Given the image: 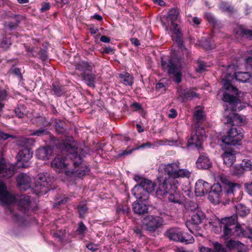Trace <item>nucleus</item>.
Wrapping results in <instances>:
<instances>
[{
  "label": "nucleus",
  "instance_id": "1",
  "mask_svg": "<svg viewBox=\"0 0 252 252\" xmlns=\"http://www.w3.org/2000/svg\"><path fill=\"white\" fill-rule=\"evenodd\" d=\"M57 148L60 149L63 155H58L51 163L52 167L57 171L60 172L62 169L72 163L74 167L72 173L78 177H82L89 171V168L83 166V158L88 154V148L83 149L77 146V143L73 137H66L65 140L59 141L56 144Z\"/></svg>",
  "mask_w": 252,
  "mask_h": 252
},
{
  "label": "nucleus",
  "instance_id": "2",
  "mask_svg": "<svg viewBox=\"0 0 252 252\" xmlns=\"http://www.w3.org/2000/svg\"><path fill=\"white\" fill-rule=\"evenodd\" d=\"M0 201L4 204H16L19 209L25 212L30 208L31 198L26 194L14 196L7 189L5 184L0 181Z\"/></svg>",
  "mask_w": 252,
  "mask_h": 252
},
{
  "label": "nucleus",
  "instance_id": "3",
  "mask_svg": "<svg viewBox=\"0 0 252 252\" xmlns=\"http://www.w3.org/2000/svg\"><path fill=\"white\" fill-rule=\"evenodd\" d=\"M157 180L156 195L161 200H165L172 189H177L179 182L171 177H158Z\"/></svg>",
  "mask_w": 252,
  "mask_h": 252
},
{
  "label": "nucleus",
  "instance_id": "4",
  "mask_svg": "<svg viewBox=\"0 0 252 252\" xmlns=\"http://www.w3.org/2000/svg\"><path fill=\"white\" fill-rule=\"evenodd\" d=\"M195 127V131L191 133L187 146L189 148L191 146H194L200 152L203 150L202 143L206 139L205 131L203 127L198 126L197 124Z\"/></svg>",
  "mask_w": 252,
  "mask_h": 252
},
{
  "label": "nucleus",
  "instance_id": "5",
  "mask_svg": "<svg viewBox=\"0 0 252 252\" xmlns=\"http://www.w3.org/2000/svg\"><path fill=\"white\" fill-rule=\"evenodd\" d=\"M161 65L162 69L167 71L168 74L171 76L170 77L173 78V81L176 83H180L182 81V73L181 71L176 67L173 60L170 59L161 58Z\"/></svg>",
  "mask_w": 252,
  "mask_h": 252
},
{
  "label": "nucleus",
  "instance_id": "6",
  "mask_svg": "<svg viewBox=\"0 0 252 252\" xmlns=\"http://www.w3.org/2000/svg\"><path fill=\"white\" fill-rule=\"evenodd\" d=\"M142 227L149 232H155L163 224V220L160 217L153 215L146 216L141 221Z\"/></svg>",
  "mask_w": 252,
  "mask_h": 252
},
{
  "label": "nucleus",
  "instance_id": "7",
  "mask_svg": "<svg viewBox=\"0 0 252 252\" xmlns=\"http://www.w3.org/2000/svg\"><path fill=\"white\" fill-rule=\"evenodd\" d=\"M243 137V133L235 127H232L228 131L227 135L221 138V141L226 145L235 146L239 145Z\"/></svg>",
  "mask_w": 252,
  "mask_h": 252
},
{
  "label": "nucleus",
  "instance_id": "8",
  "mask_svg": "<svg viewBox=\"0 0 252 252\" xmlns=\"http://www.w3.org/2000/svg\"><path fill=\"white\" fill-rule=\"evenodd\" d=\"M237 215H233L230 217L221 219L220 222L218 220V222L221 223V227L223 228V235L225 239H228L232 234V229L237 223Z\"/></svg>",
  "mask_w": 252,
  "mask_h": 252
},
{
  "label": "nucleus",
  "instance_id": "9",
  "mask_svg": "<svg viewBox=\"0 0 252 252\" xmlns=\"http://www.w3.org/2000/svg\"><path fill=\"white\" fill-rule=\"evenodd\" d=\"M52 179L47 172L39 173L37 176L36 188L37 191L43 193L47 191V189L51 185Z\"/></svg>",
  "mask_w": 252,
  "mask_h": 252
},
{
  "label": "nucleus",
  "instance_id": "10",
  "mask_svg": "<svg viewBox=\"0 0 252 252\" xmlns=\"http://www.w3.org/2000/svg\"><path fill=\"white\" fill-rule=\"evenodd\" d=\"M32 156V152L27 148H25L20 150L17 156L18 162L19 164L21 163L19 166L22 167H27L29 166L28 162Z\"/></svg>",
  "mask_w": 252,
  "mask_h": 252
},
{
  "label": "nucleus",
  "instance_id": "11",
  "mask_svg": "<svg viewBox=\"0 0 252 252\" xmlns=\"http://www.w3.org/2000/svg\"><path fill=\"white\" fill-rule=\"evenodd\" d=\"M134 179L138 183L136 186H140L142 188L141 190L148 192H151L154 190L155 185L151 180L142 178L139 175H135Z\"/></svg>",
  "mask_w": 252,
  "mask_h": 252
},
{
  "label": "nucleus",
  "instance_id": "12",
  "mask_svg": "<svg viewBox=\"0 0 252 252\" xmlns=\"http://www.w3.org/2000/svg\"><path fill=\"white\" fill-rule=\"evenodd\" d=\"M205 218V215L201 211H197L192 215L191 220H188L186 222V226L189 231L193 233L194 232L192 228H193L194 227H196L197 225L200 224Z\"/></svg>",
  "mask_w": 252,
  "mask_h": 252
},
{
  "label": "nucleus",
  "instance_id": "13",
  "mask_svg": "<svg viewBox=\"0 0 252 252\" xmlns=\"http://www.w3.org/2000/svg\"><path fill=\"white\" fill-rule=\"evenodd\" d=\"M211 188V185L207 182L202 180H198L195 186L194 192L196 196H202L205 193H208Z\"/></svg>",
  "mask_w": 252,
  "mask_h": 252
},
{
  "label": "nucleus",
  "instance_id": "14",
  "mask_svg": "<svg viewBox=\"0 0 252 252\" xmlns=\"http://www.w3.org/2000/svg\"><path fill=\"white\" fill-rule=\"evenodd\" d=\"M15 172L14 165L0 162V176L6 178L12 177Z\"/></svg>",
  "mask_w": 252,
  "mask_h": 252
},
{
  "label": "nucleus",
  "instance_id": "15",
  "mask_svg": "<svg viewBox=\"0 0 252 252\" xmlns=\"http://www.w3.org/2000/svg\"><path fill=\"white\" fill-rule=\"evenodd\" d=\"M17 185L21 190H26L31 187V177L26 174L21 173L17 178Z\"/></svg>",
  "mask_w": 252,
  "mask_h": 252
},
{
  "label": "nucleus",
  "instance_id": "16",
  "mask_svg": "<svg viewBox=\"0 0 252 252\" xmlns=\"http://www.w3.org/2000/svg\"><path fill=\"white\" fill-rule=\"evenodd\" d=\"M196 165L199 169H208L212 167V162L207 155L203 154L198 157Z\"/></svg>",
  "mask_w": 252,
  "mask_h": 252
},
{
  "label": "nucleus",
  "instance_id": "17",
  "mask_svg": "<svg viewBox=\"0 0 252 252\" xmlns=\"http://www.w3.org/2000/svg\"><path fill=\"white\" fill-rule=\"evenodd\" d=\"M179 98L183 101L191 100L194 97H198V94L196 93L193 89L188 88L181 90L179 92Z\"/></svg>",
  "mask_w": 252,
  "mask_h": 252
},
{
  "label": "nucleus",
  "instance_id": "18",
  "mask_svg": "<svg viewBox=\"0 0 252 252\" xmlns=\"http://www.w3.org/2000/svg\"><path fill=\"white\" fill-rule=\"evenodd\" d=\"M141 189L142 188L140 186H135L132 189V193L140 202H146L149 198V193L150 192Z\"/></svg>",
  "mask_w": 252,
  "mask_h": 252
},
{
  "label": "nucleus",
  "instance_id": "19",
  "mask_svg": "<svg viewBox=\"0 0 252 252\" xmlns=\"http://www.w3.org/2000/svg\"><path fill=\"white\" fill-rule=\"evenodd\" d=\"M236 152L230 150L226 151L222 155L224 164L227 166H231L236 160Z\"/></svg>",
  "mask_w": 252,
  "mask_h": 252
},
{
  "label": "nucleus",
  "instance_id": "20",
  "mask_svg": "<svg viewBox=\"0 0 252 252\" xmlns=\"http://www.w3.org/2000/svg\"><path fill=\"white\" fill-rule=\"evenodd\" d=\"M180 163L178 161L168 163L164 165L163 169L165 172L168 175V177H171L174 178L176 172L179 167Z\"/></svg>",
  "mask_w": 252,
  "mask_h": 252
},
{
  "label": "nucleus",
  "instance_id": "21",
  "mask_svg": "<svg viewBox=\"0 0 252 252\" xmlns=\"http://www.w3.org/2000/svg\"><path fill=\"white\" fill-rule=\"evenodd\" d=\"M222 100L223 101L228 102L231 105V109L233 111L237 110L236 106L239 101V99L237 97L224 93L223 94Z\"/></svg>",
  "mask_w": 252,
  "mask_h": 252
},
{
  "label": "nucleus",
  "instance_id": "22",
  "mask_svg": "<svg viewBox=\"0 0 252 252\" xmlns=\"http://www.w3.org/2000/svg\"><path fill=\"white\" fill-rule=\"evenodd\" d=\"M132 210L134 213L141 215L148 212V206L143 202L135 201L132 204Z\"/></svg>",
  "mask_w": 252,
  "mask_h": 252
},
{
  "label": "nucleus",
  "instance_id": "23",
  "mask_svg": "<svg viewBox=\"0 0 252 252\" xmlns=\"http://www.w3.org/2000/svg\"><path fill=\"white\" fill-rule=\"evenodd\" d=\"M167 198L168 201L173 203L182 204L183 202L182 195L177 191V189H172L168 194Z\"/></svg>",
  "mask_w": 252,
  "mask_h": 252
},
{
  "label": "nucleus",
  "instance_id": "24",
  "mask_svg": "<svg viewBox=\"0 0 252 252\" xmlns=\"http://www.w3.org/2000/svg\"><path fill=\"white\" fill-rule=\"evenodd\" d=\"M51 150L48 147L39 148L36 152V156L38 159L46 160L49 159L51 155Z\"/></svg>",
  "mask_w": 252,
  "mask_h": 252
},
{
  "label": "nucleus",
  "instance_id": "25",
  "mask_svg": "<svg viewBox=\"0 0 252 252\" xmlns=\"http://www.w3.org/2000/svg\"><path fill=\"white\" fill-rule=\"evenodd\" d=\"M94 67V65L92 63L82 61L76 65V69L84 73H86L87 71L92 72Z\"/></svg>",
  "mask_w": 252,
  "mask_h": 252
},
{
  "label": "nucleus",
  "instance_id": "26",
  "mask_svg": "<svg viewBox=\"0 0 252 252\" xmlns=\"http://www.w3.org/2000/svg\"><path fill=\"white\" fill-rule=\"evenodd\" d=\"M182 231L177 228H171L168 229L165 232V235L169 239L177 242H179L181 240L180 236Z\"/></svg>",
  "mask_w": 252,
  "mask_h": 252
},
{
  "label": "nucleus",
  "instance_id": "27",
  "mask_svg": "<svg viewBox=\"0 0 252 252\" xmlns=\"http://www.w3.org/2000/svg\"><path fill=\"white\" fill-rule=\"evenodd\" d=\"M235 33L238 37L248 38L252 39V30L243 28L242 26L239 27L235 30Z\"/></svg>",
  "mask_w": 252,
  "mask_h": 252
},
{
  "label": "nucleus",
  "instance_id": "28",
  "mask_svg": "<svg viewBox=\"0 0 252 252\" xmlns=\"http://www.w3.org/2000/svg\"><path fill=\"white\" fill-rule=\"evenodd\" d=\"M194 117L196 121L195 126L197 124L198 126H200L199 123L200 122H203L205 118L204 112L200 106H198L195 108V110L194 112Z\"/></svg>",
  "mask_w": 252,
  "mask_h": 252
},
{
  "label": "nucleus",
  "instance_id": "29",
  "mask_svg": "<svg viewBox=\"0 0 252 252\" xmlns=\"http://www.w3.org/2000/svg\"><path fill=\"white\" fill-rule=\"evenodd\" d=\"M179 15V12L177 9H172L169 11L168 13V16L167 19L172 26H176L177 27V24L175 23V22L177 20Z\"/></svg>",
  "mask_w": 252,
  "mask_h": 252
},
{
  "label": "nucleus",
  "instance_id": "30",
  "mask_svg": "<svg viewBox=\"0 0 252 252\" xmlns=\"http://www.w3.org/2000/svg\"><path fill=\"white\" fill-rule=\"evenodd\" d=\"M83 81L88 86L94 87L95 76L90 73H83L82 74Z\"/></svg>",
  "mask_w": 252,
  "mask_h": 252
},
{
  "label": "nucleus",
  "instance_id": "31",
  "mask_svg": "<svg viewBox=\"0 0 252 252\" xmlns=\"http://www.w3.org/2000/svg\"><path fill=\"white\" fill-rule=\"evenodd\" d=\"M120 82L126 86H131L133 83L132 77L127 72L120 74Z\"/></svg>",
  "mask_w": 252,
  "mask_h": 252
},
{
  "label": "nucleus",
  "instance_id": "32",
  "mask_svg": "<svg viewBox=\"0 0 252 252\" xmlns=\"http://www.w3.org/2000/svg\"><path fill=\"white\" fill-rule=\"evenodd\" d=\"M239 189V187L238 185L236 184L229 183L226 187L225 188V191L224 193L225 195H227L228 196L230 197V198H232V196L234 193V191L235 190L236 188Z\"/></svg>",
  "mask_w": 252,
  "mask_h": 252
},
{
  "label": "nucleus",
  "instance_id": "33",
  "mask_svg": "<svg viewBox=\"0 0 252 252\" xmlns=\"http://www.w3.org/2000/svg\"><path fill=\"white\" fill-rule=\"evenodd\" d=\"M251 77V75L248 72H239L235 73V78L242 82H247Z\"/></svg>",
  "mask_w": 252,
  "mask_h": 252
},
{
  "label": "nucleus",
  "instance_id": "34",
  "mask_svg": "<svg viewBox=\"0 0 252 252\" xmlns=\"http://www.w3.org/2000/svg\"><path fill=\"white\" fill-rule=\"evenodd\" d=\"M222 82L223 83V87L225 90L229 92H233L236 94H238V89L235 87L231 85L230 81L227 79H223Z\"/></svg>",
  "mask_w": 252,
  "mask_h": 252
},
{
  "label": "nucleus",
  "instance_id": "35",
  "mask_svg": "<svg viewBox=\"0 0 252 252\" xmlns=\"http://www.w3.org/2000/svg\"><path fill=\"white\" fill-rule=\"evenodd\" d=\"M237 213L241 217H245L250 213V210L242 204L236 206Z\"/></svg>",
  "mask_w": 252,
  "mask_h": 252
},
{
  "label": "nucleus",
  "instance_id": "36",
  "mask_svg": "<svg viewBox=\"0 0 252 252\" xmlns=\"http://www.w3.org/2000/svg\"><path fill=\"white\" fill-rule=\"evenodd\" d=\"M8 73L16 76L20 81H22L23 79L21 69L16 65H12L8 70Z\"/></svg>",
  "mask_w": 252,
  "mask_h": 252
},
{
  "label": "nucleus",
  "instance_id": "37",
  "mask_svg": "<svg viewBox=\"0 0 252 252\" xmlns=\"http://www.w3.org/2000/svg\"><path fill=\"white\" fill-rule=\"evenodd\" d=\"M190 172L186 169H180V167L178 168L177 171L176 172L174 179L176 180V178H189L190 177Z\"/></svg>",
  "mask_w": 252,
  "mask_h": 252
},
{
  "label": "nucleus",
  "instance_id": "38",
  "mask_svg": "<svg viewBox=\"0 0 252 252\" xmlns=\"http://www.w3.org/2000/svg\"><path fill=\"white\" fill-rule=\"evenodd\" d=\"M233 118L227 117L226 123L234 126L235 125V121H238L236 123L237 124H241L243 123V119L241 118V116L238 114H233Z\"/></svg>",
  "mask_w": 252,
  "mask_h": 252
},
{
  "label": "nucleus",
  "instance_id": "39",
  "mask_svg": "<svg viewBox=\"0 0 252 252\" xmlns=\"http://www.w3.org/2000/svg\"><path fill=\"white\" fill-rule=\"evenodd\" d=\"M52 93L56 96L59 97L62 95L63 93V90L61 86L56 84H52Z\"/></svg>",
  "mask_w": 252,
  "mask_h": 252
},
{
  "label": "nucleus",
  "instance_id": "40",
  "mask_svg": "<svg viewBox=\"0 0 252 252\" xmlns=\"http://www.w3.org/2000/svg\"><path fill=\"white\" fill-rule=\"evenodd\" d=\"M181 240L179 242L185 243L186 244L192 243L194 241L193 237L190 235L188 234L187 233H183L182 231L180 236Z\"/></svg>",
  "mask_w": 252,
  "mask_h": 252
},
{
  "label": "nucleus",
  "instance_id": "41",
  "mask_svg": "<svg viewBox=\"0 0 252 252\" xmlns=\"http://www.w3.org/2000/svg\"><path fill=\"white\" fill-rule=\"evenodd\" d=\"M64 126L65 123L63 121L61 120H55L54 123V126L56 131L58 133H62L64 131Z\"/></svg>",
  "mask_w": 252,
  "mask_h": 252
},
{
  "label": "nucleus",
  "instance_id": "42",
  "mask_svg": "<svg viewBox=\"0 0 252 252\" xmlns=\"http://www.w3.org/2000/svg\"><path fill=\"white\" fill-rule=\"evenodd\" d=\"M220 8L223 11L233 13L236 12V10L229 5L227 2L222 1L220 4Z\"/></svg>",
  "mask_w": 252,
  "mask_h": 252
},
{
  "label": "nucleus",
  "instance_id": "43",
  "mask_svg": "<svg viewBox=\"0 0 252 252\" xmlns=\"http://www.w3.org/2000/svg\"><path fill=\"white\" fill-rule=\"evenodd\" d=\"M152 145V143H151L150 142H147V143H144V144L141 145V146H140L136 148L133 149L132 150H129L126 149V150L123 151L121 154H120L119 156H123L127 155L130 154L131 153V152L135 150H138L139 149L144 148L146 147H150Z\"/></svg>",
  "mask_w": 252,
  "mask_h": 252
},
{
  "label": "nucleus",
  "instance_id": "44",
  "mask_svg": "<svg viewBox=\"0 0 252 252\" xmlns=\"http://www.w3.org/2000/svg\"><path fill=\"white\" fill-rule=\"evenodd\" d=\"M6 212V214L7 215H10L12 220L15 221L20 222L23 220L22 217H21L17 213H14L10 207L7 208Z\"/></svg>",
  "mask_w": 252,
  "mask_h": 252
},
{
  "label": "nucleus",
  "instance_id": "45",
  "mask_svg": "<svg viewBox=\"0 0 252 252\" xmlns=\"http://www.w3.org/2000/svg\"><path fill=\"white\" fill-rule=\"evenodd\" d=\"M50 132L46 128H39L31 133L32 136H43L44 135H50Z\"/></svg>",
  "mask_w": 252,
  "mask_h": 252
},
{
  "label": "nucleus",
  "instance_id": "46",
  "mask_svg": "<svg viewBox=\"0 0 252 252\" xmlns=\"http://www.w3.org/2000/svg\"><path fill=\"white\" fill-rule=\"evenodd\" d=\"M231 235L241 237L244 235V231L240 226V224L237 223L235 227L232 229Z\"/></svg>",
  "mask_w": 252,
  "mask_h": 252
},
{
  "label": "nucleus",
  "instance_id": "47",
  "mask_svg": "<svg viewBox=\"0 0 252 252\" xmlns=\"http://www.w3.org/2000/svg\"><path fill=\"white\" fill-rule=\"evenodd\" d=\"M208 199L213 204H218L220 201V196L219 194H216L209 190Z\"/></svg>",
  "mask_w": 252,
  "mask_h": 252
},
{
  "label": "nucleus",
  "instance_id": "48",
  "mask_svg": "<svg viewBox=\"0 0 252 252\" xmlns=\"http://www.w3.org/2000/svg\"><path fill=\"white\" fill-rule=\"evenodd\" d=\"M78 212L81 218H83L87 213L88 208L86 204L80 203L77 206Z\"/></svg>",
  "mask_w": 252,
  "mask_h": 252
},
{
  "label": "nucleus",
  "instance_id": "49",
  "mask_svg": "<svg viewBox=\"0 0 252 252\" xmlns=\"http://www.w3.org/2000/svg\"><path fill=\"white\" fill-rule=\"evenodd\" d=\"M245 172V171L241 164L236 165L232 171L233 174L238 176H241Z\"/></svg>",
  "mask_w": 252,
  "mask_h": 252
},
{
  "label": "nucleus",
  "instance_id": "50",
  "mask_svg": "<svg viewBox=\"0 0 252 252\" xmlns=\"http://www.w3.org/2000/svg\"><path fill=\"white\" fill-rule=\"evenodd\" d=\"M226 245L228 248L230 249L238 248L239 247H240L241 246H243V245L240 242L232 240L227 241Z\"/></svg>",
  "mask_w": 252,
  "mask_h": 252
},
{
  "label": "nucleus",
  "instance_id": "51",
  "mask_svg": "<svg viewBox=\"0 0 252 252\" xmlns=\"http://www.w3.org/2000/svg\"><path fill=\"white\" fill-rule=\"evenodd\" d=\"M241 164L245 171L252 170V161L250 159H244Z\"/></svg>",
  "mask_w": 252,
  "mask_h": 252
},
{
  "label": "nucleus",
  "instance_id": "52",
  "mask_svg": "<svg viewBox=\"0 0 252 252\" xmlns=\"http://www.w3.org/2000/svg\"><path fill=\"white\" fill-rule=\"evenodd\" d=\"M214 252H226V249L223 247L220 243L215 242L212 243Z\"/></svg>",
  "mask_w": 252,
  "mask_h": 252
},
{
  "label": "nucleus",
  "instance_id": "53",
  "mask_svg": "<svg viewBox=\"0 0 252 252\" xmlns=\"http://www.w3.org/2000/svg\"><path fill=\"white\" fill-rule=\"evenodd\" d=\"M210 189L209 191H212L216 194H219L220 196V193H222L221 187L219 183L214 184L213 186H211Z\"/></svg>",
  "mask_w": 252,
  "mask_h": 252
},
{
  "label": "nucleus",
  "instance_id": "54",
  "mask_svg": "<svg viewBox=\"0 0 252 252\" xmlns=\"http://www.w3.org/2000/svg\"><path fill=\"white\" fill-rule=\"evenodd\" d=\"M205 17L206 20L211 24H212L214 26H215L217 25L218 22L217 20L215 19L214 16L210 13H206L205 15Z\"/></svg>",
  "mask_w": 252,
  "mask_h": 252
},
{
  "label": "nucleus",
  "instance_id": "55",
  "mask_svg": "<svg viewBox=\"0 0 252 252\" xmlns=\"http://www.w3.org/2000/svg\"><path fill=\"white\" fill-rule=\"evenodd\" d=\"M20 141L21 142V144L22 146L26 147L32 145L34 142V141L32 138H22L21 139Z\"/></svg>",
  "mask_w": 252,
  "mask_h": 252
},
{
  "label": "nucleus",
  "instance_id": "56",
  "mask_svg": "<svg viewBox=\"0 0 252 252\" xmlns=\"http://www.w3.org/2000/svg\"><path fill=\"white\" fill-rule=\"evenodd\" d=\"M24 106L23 105L18 106L15 109V113L16 115L19 118H22L25 116L23 111Z\"/></svg>",
  "mask_w": 252,
  "mask_h": 252
},
{
  "label": "nucleus",
  "instance_id": "57",
  "mask_svg": "<svg viewBox=\"0 0 252 252\" xmlns=\"http://www.w3.org/2000/svg\"><path fill=\"white\" fill-rule=\"evenodd\" d=\"M197 64L196 70L197 72H202L205 71L207 67V65L204 62L199 61L197 62Z\"/></svg>",
  "mask_w": 252,
  "mask_h": 252
},
{
  "label": "nucleus",
  "instance_id": "58",
  "mask_svg": "<svg viewBox=\"0 0 252 252\" xmlns=\"http://www.w3.org/2000/svg\"><path fill=\"white\" fill-rule=\"evenodd\" d=\"M38 54L39 56L40 59L42 61H45L48 59L47 52L45 50L40 49L38 52Z\"/></svg>",
  "mask_w": 252,
  "mask_h": 252
},
{
  "label": "nucleus",
  "instance_id": "59",
  "mask_svg": "<svg viewBox=\"0 0 252 252\" xmlns=\"http://www.w3.org/2000/svg\"><path fill=\"white\" fill-rule=\"evenodd\" d=\"M202 47L206 50H211L214 48V46L212 45L208 40L205 39L202 43Z\"/></svg>",
  "mask_w": 252,
  "mask_h": 252
},
{
  "label": "nucleus",
  "instance_id": "60",
  "mask_svg": "<svg viewBox=\"0 0 252 252\" xmlns=\"http://www.w3.org/2000/svg\"><path fill=\"white\" fill-rule=\"evenodd\" d=\"M245 66L247 70L252 69V57H248L245 59Z\"/></svg>",
  "mask_w": 252,
  "mask_h": 252
},
{
  "label": "nucleus",
  "instance_id": "61",
  "mask_svg": "<svg viewBox=\"0 0 252 252\" xmlns=\"http://www.w3.org/2000/svg\"><path fill=\"white\" fill-rule=\"evenodd\" d=\"M87 227L82 222H79L78 228L77 230L79 234H84L87 231Z\"/></svg>",
  "mask_w": 252,
  "mask_h": 252
},
{
  "label": "nucleus",
  "instance_id": "62",
  "mask_svg": "<svg viewBox=\"0 0 252 252\" xmlns=\"http://www.w3.org/2000/svg\"><path fill=\"white\" fill-rule=\"evenodd\" d=\"M63 198H59L58 197H57L56 198V202L55 203L54 206L56 205H60L63 204H64L68 201V197H65L64 196H63Z\"/></svg>",
  "mask_w": 252,
  "mask_h": 252
},
{
  "label": "nucleus",
  "instance_id": "63",
  "mask_svg": "<svg viewBox=\"0 0 252 252\" xmlns=\"http://www.w3.org/2000/svg\"><path fill=\"white\" fill-rule=\"evenodd\" d=\"M0 138L4 140H7L9 138H14V136L4 133L0 130Z\"/></svg>",
  "mask_w": 252,
  "mask_h": 252
},
{
  "label": "nucleus",
  "instance_id": "64",
  "mask_svg": "<svg viewBox=\"0 0 252 252\" xmlns=\"http://www.w3.org/2000/svg\"><path fill=\"white\" fill-rule=\"evenodd\" d=\"M86 247L92 252H95L98 249V245L92 243L88 244Z\"/></svg>",
  "mask_w": 252,
  "mask_h": 252
}]
</instances>
